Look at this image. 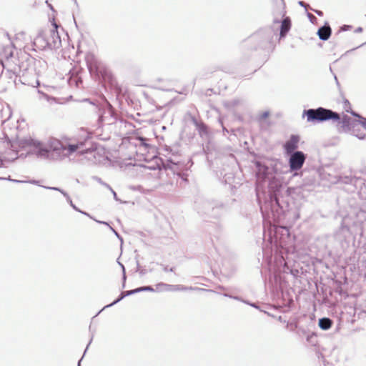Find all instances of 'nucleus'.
<instances>
[{
  "label": "nucleus",
  "instance_id": "obj_1",
  "mask_svg": "<svg viewBox=\"0 0 366 366\" xmlns=\"http://www.w3.org/2000/svg\"><path fill=\"white\" fill-rule=\"evenodd\" d=\"M84 144H64L57 139H51L47 144H44L38 140L34 139L30 137H19L11 143L12 152L18 154V149L26 150L28 154H34L38 158L51 160H61L69 157L74 152L79 155L86 154V157L94 162L101 161V153H103V149L100 147H91L82 149Z\"/></svg>",
  "mask_w": 366,
  "mask_h": 366
},
{
  "label": "nucleus",
  "instance_id": "obj_2",
  "mask_svg": "<svg viewBox=\"0 0 366 366\" xmlns=\"http://www.w3.org/2000/svg\"><path fill=\"white\" fill-rule=\"evenodd\" d=\"M303 116L307 117V121L308 122H322L330 119L338 122L340 124L339 131L345 132L350 131L351 127H354L357 122L359 123V121L352 120L351 117L347 115H344L340 118L337 112L323 107L305 110Z\"/></svg>",
  "mask_w": 366,
  "mask_h": 366
},
{
  "label": "nucleus",
  "instance_id": "obj_3",
  "mask_svg": "<svg viewBox=\"0 0 366 366\" xmlns=\"http://www.w3.org/2000/svg\"><path fill=\"white\" fill-rule=\"evenodd\" d=\"M33 45L35 49H58L61 46V40L56 23L52 24V28L44 29L38 33L34 39Z\"/></svg>",
  "mask_w": 366,
  "mask_h": 366
},
{
  "label": "nucleus",
  "instance_id": "obj_4",
  "mask_svg": "<svg viewBox=\"0 0 366 366\" xmlns=\"http://www.w3.org/2000/svg\"><path fill=\"white\" fill-rule=\"evenodd\" d=\"M198 212L212 218L221 217L227 210V206L218 200L201 199L196 202Z\"/></svg>",
  "mask_w": 366,
  "mask_h": 366
},
{
  "label": "nucleus",
  "instance_id": "obj_5",
  "mask_svg": "<svg viewBox=\"0 0 366 366\" xmlns=\"http://www.w3.org/2000/svg\"><path fill=\"white\" fill-rule=\"evenodd\" d=\"M289 156L288 164L291 172L298 171L302 169L306 160V154L298 151L287 154Z\"/></svg>",
  "mask_w": 366,
  "mask_h": 366
},
{
  "label": "nucleus",
  "instance_id": "obj_6",
  "mask_svg": "<svg viewBox=\"0 0 366 366\" xmlns=\"http://www.w3.org/2000/svg\"><path fill=\"white\" fill-rule=\"evenodd\" d=\"M300 138L298 135L292 134L285 143L284 149L287 154L296 152Z\"/></svg>",
  "mask_w": 366,
  "mask_h": 366
},
{
  "label": "nucleus",
  "instance_id": "obj_7",
  "mask_svg": "<svg viewBox=\"0 0 366 366\" xmlns=\"http://www.w3.org/2000/svg\"><path fill=\"white\" fill-rule=\"evenodd\" d=\"M105 107H106L103 109V112L99 115V121L102 122L107 121L108 124H112V121L114 120L113 117L114 111L110 104L107 102H105Z\"/></svg>",
  "mask_w": 366,
  "mask_h": 366
},
{
  "label": "nucleus",
  "instance_id": "obj_8",
  "mask_svg": "<svg viewBox=\"0 0 366 366\" xmlns=\"http://www.w3.org/2000/svg\"><path fill=\"white\" fill-rule=\"evenodd\" d=\"M7 72L9 74V77L12 78V75L15 76V78L14 79V81L16 84H17L19 82L25 84V85H29L33 87H35L39 84V81L37 79H35L34 81H29L26 79V76L25 74H23L22 76H18L16 74V72H11V71H7Z\"/></svg>",
  "mask_w": 366,
  "mask_h": 366
},
{
  "label": "nucleus",
  "instance_id": "obj_9",
  "mask_svg": "<svg viewBox=\"0 0 366 366\" xmlns=\"http://www.w3.org/2000/svg\"><path fill=\"white\" fill-rule=\"evenodd\" d=\"M86 63L91 74H96L98 71V60L94 54H89L86 56Z\"/></svg>",
  "mask_w": 366,
  "mask_h": 366
},
{
  "label": "nucleus",
  "instance_id": "obj_10",
  "mask_svg": "<svg viewBox=\"0 0 366 366\" xmlns=\"http://www.w3.org/2000/svg\"><path fill=\"white\" fill-rule=\"evenodd\" d=\"M317 34L320 39L322 41H327L330 37L332 34L330 26L327 23H325V25L318 29Z\"/></svg>",
  "mask_w": 366,
  "mask_h": 366
},
{
  "label": "nucleus",
  "instance_id": "obj_11",
  "mask_svg": "<svg viewBox=\"0 0 366 366\" xmlns=\"http://www.w3.org/2000/svg\"><path fill=\"white\" fill-rule=\"evenodd\" d=\"M291 28V20L289 17H285L281 21L280 26V37H285L287 32L290 31Z\"/></svg>",
  "mask_w": 366,
  "mask_h": 366
},
{
  "label": "nucleus",
  "instance_id": "obj_12",
  "mask_svg": "<svg viewBox=\"0 0 366 366\" xmlns=\"http://www.w3.org/2000/svg\"><path fill=\"white\" fill-rule=\"evenodd\" d=\"M193 124L195 125L197 131L199 132L200 136L207 135V127L203 122H198L195 118H192V119Z\"/></svg>",
  "mask_w": 366,
  "mask_h": 366
},
{
  "label": "nucleus",
  "instance_id": "obj_13",
  "mask_svg": "<svg viewBox=\"0 0 366 366\" xmlns=\"http://www.w3.org/2000/svg\"><path fill=\"white\" fill-rule=\"evenodd\" d=\"M332 320L328 317H322L319 320L318 325L323 330H329L332 325Z\"/></svg>",
  "mask_w": 366,
  "mask_h": 366
},
{
  "label": "nucleus",
  "instance_id": "obj_14",
  "mask_svg": "<svg viewBox=\"0 0 366 366\" xmlns=\"http://www.w3.org/2000/svg\"><path fill=\"white\" fill-rule=\"evenodd\" d=\"M134 294H137V291H136V289L134 290H128V291H125V292H122L119 297L116 300H114L113 302H112L111 304L107 305L104 307V308L106 307H112L114 305H116L117 303H118L119 302H120L122 299H124L125 297L127 296H129V295H134Z\"/></svg>",
  "mask_w": 366,
  "mask_h": 366
},
{
  "label": "nucleus",
  "instance_id": "obj_15",
  "mask_svg": "<svg viewBox=\"0 0 366 366\" xmlns=\"http://www.w3.org/2000/svg\"><path fill=\"white\" fill-rule=\"evenodd\" d=\"M35 69L38 74L43 73L47 68V63L42 59H36L34 62Z\"/></svg>",
  "mask_w": 366,
  "mask_h": 366
},
{
  "label": "nucleus",
  "instance_id": "obj_16",
  "mask_svg": "<svg viewBox=\"0 0 366 366\" xmlns=\"http://www.w3.org/2000/svg\"><path fill=\"white\" fill-rule=\"evenodd\" d=\"M269 187L274 192L273 196H274V201L277 204H278V200L277 198L276 192H278L279 189L281 187L280 184L278 182L273 180L269 182ZM272 198H273V197L272 196L271 199H272Z\"/></svg>",
  "mask_w": 366,
  "mask_h": 366
},
{
  "label": "nucleus",
  "instance_id": "obj_17",
  "mask_svg": "<svg viewBox=\"0 0 366 366\" xmlns=\"http://www.w3.org/2000/svg\"><path fill=\"white\" fill-rule=\"evenodd\" d=\"M39 94V100H46L50 104H52L53 102H56V99L54 97H50L48 94L42 92L41 90L37 91Z\"/></svg>",
  "mask_w": 366,
  "mask_h": 366
},
{
  "label": "nucleus",
  "instance_id": "obj_18",
  "mask_svg": "<svg viewBox=\"0 0 366 366\" xmlns=\"http://www.w3.org/2000/svg\"><path fill=\"white\" fill-rule=\"evenodd\" d=\"M172 285H168L166 283H159L156 285V290L157 291H172Z\"/></svg>",
  "mask_w": 366,
  "mask_h": 366
},
{
  "label": "nucleus",
  "instance_id": "obj_19",
  "mask_svg": "<svg viewBox=\"0 0 366 366\" xmlns=\"http://www.w3.org/2000/svg\"><path fill=\"white\" fill-rule=\"evenodd\" d=\"M63 195L66 197L67 202L70 204V206L76 211H79V209L76 207L75 204H73L71 199L67 192H63Z\"/></svg>",
  "mask_w": 366,
  "mask_h": 366
},
{
  "label": "nucleus",
  "instance_id": "obj_20",
  "mask_svg": "<svg viewBox=\"0 0 366 366\" xmlns=\"http://www.w3.org/2000/svg\"><path fill=\"white\" fill-rule=\"evenodd\" d=\"M194 290V289L192 287L188 288V287H184L183 285H172V291H177V290L185 291V290Z\"/></svg>",
  "mask_w": 366,
  "mask_h": 366
},
{
  "label": "nucleus",
  "instance_id": "obj_21",
  "mask_svg": "<svg viewBox=\"0 0 366 366\" xmlns=\"http://www.w3.org/2000/svg\"><path fill=\"white\" fill-rule=\"evenodd\" d=\"M137 293L140 292H144V291H149V292H154V289L151 286H144L136 288Z\"/></svg>",
  "mask_w": 366,
  "mask_h": 366
},
{
  "label": "nucleus",
  "instance_id": "obj_22",
  "mask_svg": "<svg viewBox=\"0 0 366 366\" xmlns=\"http://www.w3.org/2000/svg\"><path fill=\"white\" fill-rule=\"evenodd\" d=\"M224 296L229 297L231 299H234V300H238V301L243 302H244L246 304H248V302L247 301L242 300V298L240 297H238V296H232V295H230L227 294V293L224 294Z\"/></svg>",
  "mask_w": 366,
  "mask_h": 366
},
{
  "label": "nucleus",
  "instance_id": "obj_23",
  "mask_svg": "<svg viewBox=\"0 0 366 366\" xmlns=\"http://www.w3.org/2000/svg\"><path fill=\"white\" fill-rule=\"evenodd\" d=\"M43 187L45 189H50V190L58 191V192H61L62 194H63V192H66L65 191L62 190L61 189H60L59 187H46V186H43Z\"/></svg>",
  "mask_w": 366,
  "mask_h": 366
},
{
  "label": "nucleus",
  "instance_id": "obj_24",
  "mask_svg": "<svg viewBox=\"0 0 366 366\" xmlns=\"http://www.w3.org/2000/svg\"><path fill=\"white\" fill-rule=\"evenodd\" d=\"M119 264L120 267L122 268V271H123V285H122V287H125V281H126V278H127L126 274H125V268H124V266L122 263L119 262Z\"/></svg>",
  "mask_w": 366,
  "mask_h": 366
},
{
  "label": "nucleus",
  "instance_id": "obj_25",
  "mask_svg": "<svg viewBox=\"0 0 366 366\" xmlns=\"http://www.w3.org/2000/svg\"><path fill=\"white\" fill-rule=\"evenodd\" d=\"M170 164H172L173 165H176L177 164L173 162L171 159L167 160V164H164V167L165 169H172V167L170 166Z\"/></svg>",
  "mask_w": 366,
  "mask_h": 366
},
{
  "label": "nucleus",
  "instance_id": "obj_26",
  "mask_svg": "<svg viewBox=\"0 0 366 366\" xmlns=\"http://www.w3.org/2000/svg\"><path fill=\"white\" fill-rule=\"evenodd\" d=\"M344 108H345V111L347 112H349L350 110L351 109L350 107V102H348V100H345V107H344Z\"/></svg>",
  "mask_w": 366,
  "mask_h": 366
},
{
  "label": "nucleus",
  "instance_id": "obj_27",
  "mask_svg": "<svg viewBox=\"0 0 366 366\" xmlns=\"http://www.w3.org/2000/svg\"><path fill=\"white\" fill-rule=\"evenodd\" d=\"M269 116V112H262L260 116H259V119H266L267 117Z\"/></svg>",
  "mask_w": 366,
  "mask_h": 366
},
{
  "label": "nucleus",
  "instance_id": "obj_28",
  "mask_svg": "<svg viewBox=\"0 0 366 366\" xmlns=\"http://www.w3.org/2000/svg\"><path fill=\"white\" fill-rule=\"evenodd\" d=\"M350 112L352 116L356 117H358V118L360 119V120H359V121H362V117L360 115H359L357 113H356V112H355L352 111L351 109L350 110V112Z\"/></svg>",
  "mask_w": 366,
  "mask_h": 366
},
{
  "label": "nucleus",
  "instance_id": "obj_29",
  "mask_svg": "<svg viewBox=\"0 0 366 366\" xmlns=\"http://www.w3.org/2000/svg\"><path fill=\"white\" fill-rule=\"evenodd\" d=\"M359 124L366 129V118H362V121H359Z\"/></svg>",
  "mask_w": 366,
  "mask_h": 366
},
{
  "label": "nucleus",
  "instance_id": "obj_30",
  "mask_svg": "<svg viewBox=\"0 0 366 366\" xmlns=\"http://www.w3.org/2000/svg\"><path fill=\"white\" fill-rule=\"evenodd\" d=\"M307 17L312 22H313L314 20H316V17L310 13H307Z\"/></svg>",
  "mask_w": 366,
  "mask_h": 366
},
{
  "label": "nucleus",
  "instance_id": "obj_31",
  "mask_svg": "<svg viewBox=\"0 0 366 366\" xmlns=\"http://www.w3.org/2000/svg\"><path fill=\"white\" fill-rule=\"evenodd\" d=\"M163 270L164 272H173L174 271V268L173 267L168 268L167 266L163 265Z\"/></svg>",
  "mask_w": 366,
  "mask_h": 366
},
{
  "label": "nucleus",
  "instance_id": "obj_32",
  "mask_svg": "<svg viewBox=\"0 0 366 366\" xmlns=\"http://www.w3.org/2000/svg\"><path fill=\"white\" fill-rule=\"evenodd\" d=\"M299 5L307 9V5L302 1L298 2Z\"/></svg>",
  "mask_w": 366,
  "mask_h": 366
},
{
  "label": "nucleus",
  "instance_id": "obj_33",
  "mask_svg": "<svg viewBox=\"0 0 366 366\" xmlns=\"http://www.w3.org/2000/svg\"><path fill=\"white\" fill-rule=\"evenodd\" d=\"M314 11L320 16H322L323 15V12L320 10H314Z\"/></svg>",
  "mask_w": 366,
  "mask_h": 366
},
{
  "label": "nucleus",
  "instance_id": "obj_34",
  "mask_svg": "<svg viewBox=\"0 0 366 366\" xmlns=\"http://www.w3.org/2000/svg\"><path fill=\"white\" fill-rule=\"evenodd\" d=\"M78 212H80V213H81V214H84V215H86V216H87V217H89L90 218H92V217H91V216L89 215V214H88V213H87V212H86L81 211V210H80V209H79V211H78Z\"/></svg>",
  "mask_w": 366,
  "mask_h": 366
},
{
  "label": "nucleus",
  "instance_id": "obj_35",
  "mask_svg": "<svg viewBox=\"0 0 366 366\" xmlns=\"http://www.w3.org/2000/svg\"><path fill=\"white\" fill-rule=\"evenodd\" d=\"M95 221H96V222H97L98 223L103 224H106V225H107V226L110 227V226L109 225V224H108L107 222H104V221H98V220H95Z\"/></svg>",
  "mask_w": 366,
  "mask_h": 366
},
{
  "label": "nucleus",
  "instance_id": "obj_36",
  "mask_svg": "<svg viewBox=\"0 0 366 366\" xmlns=\"http://www.w3.org/2000/svg\"><path fill=\"white\" fill-rule=\"evenodd\" d=\"M248 305H249L250 306H252V307H254V308H257L258 309L259 307L255 304V303H249L248 302Z\"/></svg>",
  "mask_w": 366,
  "mask_h": 366
},
{
  "label": "nucleus",
  "instance_id": "obj_37",
  "mask_svg": "<svg viewBox=\"0 0 366 366\" xmlns=\"http://www.w3.org/2000/svg\"><path fill=\"white\" fill-rule=\"evenodd\" d=\"M362 31V27H358L355 30V32H357V33H360Z\"/></svg>",
  "mask_w": 366,
  "mask_h": 366
},
{
  "label": "nucleus",
  "instance_id": "obj_38",
  "mask_svg": "<svg viewBox=\"0 0 366 366\" xmlns=\"http://www.w3.org/2000/svg\"><path fill=\"white\" fill-rule=\"evenodd\" d=\"M109 228L119 238V234L112 227H109Z\"/></svg>",
  "mask_w": 366,
  "mask_h": 366
},
{
  "label": "nucleus",
  "instance_id": "obj_39",
  "mask_svg": "<svg viewBox=\"0 0 366 366\" xmlns=\"http://www.w3.org/2000/svg\"><path fill=\"white\" fill-rule=\"evenodd\" d=\"M9 180L12 181L14 182H16V183L24 182V181H20V180H16V179H9Z\"/></svg>",
  "mask_w": 366,
  "mask_h": 366
},
{
  "label": "nucleus",
  "instance_id": "obj_40",
  "mask_svg": "<svg viewBox=\"0 0 366 366\" xmlns=\"http://www.w3.org/2000/svg\"><path fill=\"white\" fill-rule=\"evenodd\" d=\"M109 189H110V190L112 192V193H113V196H114V198L116 199V198H117V194H116V192H114L112 188H110V187H109Z\"/></svg>",
  "mask_w": 366,
  "mask_h": 366
},
{
  "label": "nucleus",
  "instance_id": "obj_41",
  "mask_svg": "<svg viewBox=\"0 0 366 366\" xmlns=\"http://www.w3.org/2000/svg\"><path fill=\"white\" fill-rule=\"evenodd\" d=\"M263 169H264L263 178H265L266 177L265 170H267V167H264Z\"/></svg>",
  "mask_w": 366,
  "mask_h": 366
},
{
  "label": "nucleus",
  "instance_id": "obj_42",
  "mask_svg": "<svg viewBox=\"0 0 366 366\" xmlns=\"http://www.w3.org/2000/svg\"><path fill=\"white\" fill-rule=\"evenodd\" d=\"M356 137H357L360 139H362L364 138V136H361V135H358V134H357Z\"/></svg>",
  "mask_w": 366,
  "mask_h": 366
},
{
  "label": "nucleus",
  "instance_id": "obj_43",
  "mask_svg": "<svg viewBox=\"0 0 366 366\" xmlns=\"http://www.w3.org/2000/svg\"><path fill=\"white\" fill-rule=\"evenodd\" d=\"M29 182L32 183V184H36L37 181L33 180V181H30Z\"/></svg>",
  "mask_w": 366,
  "mask_h": 366
},
{
  "label": "nucleus",
  "instance_id": "obj_44",
  "mask_svg": "<svg viewBox=\"0 0 366 366\" xmlns=\"http://www.w3.org/2000/svg\"><path fill=\"white\" fill-rule=\"evenodd\" d=\"M81 359L80 360H79L77 366H81Z\"/></svg>",
  "mask_w": 366,
  "mask_h": 366
},
{
  "label": "nucleus",
  "instance_id": "obj_45",
  "mask_svg": "<svg viewBox=\"0 0 366 366\" xmlns=\"http://www.w3.org/2000/svg\"><path fill=\"white\" fill-rule=\"evenodd\" d=\"M278 320H279V321H280V322H282V317H281V316H280V317H278Z\"/></svg>",
  "mask_w": 366,
  "mask_h": 366
},
{
  "label": "nucleus",
  "instance_id": "obj_46",
  "mask_svg": "<svg viewBox=\"0 0 366 366\" xmlns=\"http://www.w3.org/2000/svg\"><path fill=\"white\" fill-rule=\"evenodd\" d=\"M75 81H76V86H78V81H76V80H75Z\"/></svg>",
  "mask_w": 366,
  "mask_h": 366
}]
</instances>
